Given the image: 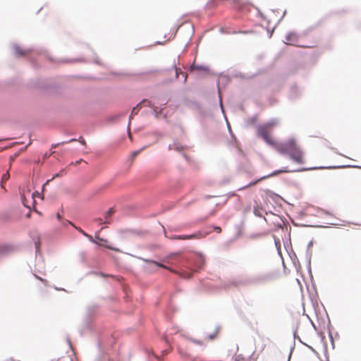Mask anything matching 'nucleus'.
I'll use <instances>...</instances> for the list:
<instances>
[{"label": "nucleus", "instance_id": "1", "mask_svg": "<svg viewBox=\"0 0 361 361\" xmlns=\"http://www.w3.org/2000/svg\"><path fill=\"white\" fill-rule=\"evenodd\" d=\"M276 149L282 154H288L291 160L302 164L305 162V155L295 139H289L276 145Z\"/></svg>", "mask_w": 361, "mask_h": 361}, {"label": "nucleus", "instance_id": "2", "mask_svg": "<svg viewBox=\"0 0 361 361\" xmlns=\"http://www.w3.org/2000/svg\"><path fill=\"white\" fill-rule=\"evenodd\" d=\"M277 124L276 121H271L264 125H261L257 128V134L262 137L264 140L269 145L276 149V145L279 143L276 142L271 135V131L274 126Z\"/></svg>", "mask_w": 361, "mask_h": 361}, {"label": "nucleus", "instance_id": "3", "mask_svg": "<svg viewBox=\"0 0 361 361\" xmlns=\"http://www.w3.org/2000/svg\"><path fill=\"white\" fill-rule=\"evenodd\" d=\"M293 171H291V170L288 169V168H286V167L283 169H281V170L274 171V172H272L271 173H270V174H269L267 176L262 177L261 178H259V179L254 181V182H251L249 185L240 188V190L245 189V188H248L250 186L254 185L257 184L258 182H259L260 180H264L265 178H269V177H272V176H278V175H279L281 173H290V172H293Z\"/></svg>", "mask_w": 361, "mask_h": 361}, {"label": "nucleus", "instance_id": "4", "mask_svg": "<svg viewBox=\"0 0 361 361\" xmlns=\"http://www.w3.org/2000/svg\"><path fill=\"white\" fill-rule=\"evenodd\" d=\"M265 346H266V345L264 343H263L258 353H257L256 351L253 352L252 353V355L250 357H248L247 358H245L244 357L242 356V355H238L235 357V361H257L258 357H259V354L264 350Z\"/></svg>", "mask_w": 361, "mask_h": 361}, {"label": "nucleus", "instance_id": "5", "mask_svg": "<svg viewBox=\"0 0 361 361\" xmlns=\"http://www.w3.org/2000/svg\"><path fill=\"white\" fill-rule=\"evenodd\" d=\"M205 235L202 234V232L198 231L195 233L191 235H174L171 238V239L176 240H192V239H201L204 238Z\"/></svg>", "mask_w": 361, "mask_h": 361}, {"label": "nucleus", "instance_id": "6", "mask_svg": "<svg viewBox=\"0 0 361 361\" xmlns=\"http://www.w3.org/2000/svg\"><path fill=\"white\" fill-rule=\"evenodd\" d=\"M298 36L296 33L290 32V33L287 34V35L286 36V44H290V45H293V46L306 47V46L298 44Z\"/></svg>", "mask_w": 361, "mask_h": 361}, {"label": "nucleus", "instance_id": "7", "mask_svg": "<svg viewBox=\"0 0 361 361\" xmlns=\"http://www.w3.org/2000/svg\"><path fill=\"white\" fill-rule=\"evenodd\" d=\"M13 250V247L11 245L2 244L0 245V253L6 254Z\"/></svg>", "mask_w": 361, "mask_h": 361}, {"label": "nucleus", "instance_id": "8", "mask_svg": "<svg viewBox=\"0 0 361 361\" xmlns=\"http://www.w3.org/2000/svg\"><path fill=\"white\" fill-rule=\"evenodd\" d=\"M114 213V210L113 208H110L106 212H105V214H104V218H105L104 223L105 224H109L111 223L109 219Z\"/></svg>", "mask_w": 361, "mask_h": 361}, {"label": "nucleus", "instance_id": "9", "mask_svg": "<svg viewBox=\"0 0 361 361\" xmlns=\"http://www.w3.org/2000/svg\"><path fill=\"white\" fill-rule=\"evenodd\" d=\"M191 70L192 71H204V72H207V71H209L208 68H207L205 66H200V65H195V64H192L191 66Z\"/></svg>", "mask_w": 361, "mask_h": 361}, {"label": "nucleus", "instance_id": "10", "mask_svg": "<svg viewBox=\"0 0 361 361\" xmlns=\"http://www.w3.org/2000/svg\"><path fill=\"white\" fill-rule=\"evenodd\" d=\"M75 229H77L80 233H82L83 235L86 236L87 238H89V240L92 242V243H95V241L94 240L92 236H91L90 235L86 233L82 228H78L76 227L75 226H73Z\"/></svg>", "mask_w": 361, "mask_h": 361}, {"label": "nucleus", "instance_id": "11", "mask_svg": "<svg viewBox=\"0 0 361 361\" xmlns=\"http://www.w3.org/2000/svg\"><path fill=\"white\" fill-rule=\"evenodd\" d=\"M10 178V175L8 173V172H6V173H4L2 177H1V187L5 190V188H4V183L6 181H7Z\"/></svg>", "mask_w": 361, "mask_h": 361}, {"label": "nucleus", "instance_id": "12", "mask_svg": "<svg viewBox=\"0 0 361 361\" xmlns=\"http://www.w3.org/2000/svg\"><path fill=\"white\" fill-rule=\"evenodd\" d=\"M169 149H175L177 151H183L184 149V147L181 145L174 143L172 146H169Z\"/></svg>", "mask_w": 361, "mask_h": 361}, {"label": "nucleus", "instance_id": "13", "mask_svg": "<svg viewBox=\"0 0 361 361\" xmlns=\"http://www.w3.org/2000/svg\"><path fill=\"white\" fill-rule=\"evenodd\" d=\"M219 329H216L215 331L212 334H208L207 336V340H210L211 341V340H213L215 338H216L217 335L219 334Z\"/></svg>", "mask_w": 361, "mask_h": 361}, {"label": "nucleus", "instance_id": "14", "mask_svg": "<svg viewBox=\"0 0 361 361\" xmlns=\"http://www.w3.org/2000/svg\"><path fill=\"white\" fill-rule=\"evenodd\" d=\"M174 69H175L176 78H178V74L181 73L183 75V77H184V80L185 81L186 78H187V75L185 73L182 72L180 68H177L176 66L174 67Z\"/></svg>", "mask_w": 361, "mask_h": 361}, {"label": "nucleus", "instance_id": "15", "mask_svg": "<svg viewBox=\"0 0 361 361\" xmlns=\"http://www.w3.org/2000/svg\"><path fill=\"white\" fill-rule=\"evenodd\" d=\"M14 53L17 56H23L25 54V52L18 47H16L14 48Z\"/></svg>", "mask_w": 361, "mask_h": 361}, {"label": "nucleus", "instance_id": "16", "mask_svg": "<svg viewBox=\"0 0 361 361\" xmlns=\"http://www.w3.org/2000/svg\"><path fill=\"white\" fill-rule=\"evenodd\" d=\"M147 262H149V263H152V264H155L156 266L157 267H162V268H164V269H166V267L162 264H159L158 262H156L154 261H152V260H148V259H146L145 260Z\"/></svg>", "mask_w": 361, "mask_h": 361}, {"label": "nucleus", "instance_id": "17", "mask_svg": "<svg viewBox=\"0 0 361 361\" xmlns=\"http://www.w3.org/2000/svg\"><path fill=\"white\" fill-rule=\"evenodd\" d=\"M73 141H76V139H71L69 141H67V142H63L61 143H57V144H55V145H52V148H55L58 146H59L60 145H63L65 143H68V142H73Z\"/></svg>", "mask_w": 361, "mask_h": 361}, {"label": "nucleus", "instance_id": "18", "mask_svg": "<svg viewBox=\"0 0 361 361\" xmlns=\"http://www.w3.org/2000/svg\"><path fill=\"white\" fill-rule=\"evenodd\" d=\"M141 150L135 151L131 154V159H134L140 152Z\"/></svg>", "mask_w": 361, "mask_h": 361}, {"label": "nucleus", "instance_id": "19", "mask_svg": "<svg viewBox=\"0 0 361 361\" xmlns=\"http://www.w3.org/2000/svg\"><path fill=\"white\" fill-rule=\"evenodd\" d=\"M95 221H97L99 224H105L101 218L96 219Z\"/></svg>", "mask_w": 361, "mask_h": 361}, {"label": "nucleus", "instance_id": "20", "mask_svg": "<svg viewBox=\"0 0 361 361\" xmlns=\"http://www.w3.org/2000/svg\"><path fill=\"white\" fill-rule=\"evenodd\" d=\"M214 230L216 231H217L218 233H221V228L220 227H219V226H215L214 227Z\"/></svg>", "mask_w": 361, "mask_h": 361}, {"label": "nucleus", "instance_id": "21", "mask_svg": "<svg viewBox=\"0 0 361 361\" xmlns=\"http://www.w3.org/2000/svg\"><path fill=\"white\" fill-rule=\"evenodd\" d=\"M22 201H23V203L24 206H25V207H29L28 205H27V204H26V202H25V197H24V196H23V197H22Z\"/></svg>", "mask_w": 361, "mask_h": 361}, {"label": "nucleus", "instance_id": "22", "mask_svg": "<svg viewBox=\"0 0 361 361\" xmlns=\"http://www.w3.org/2000/svg\"><path fill=\"white\" fill-rule=\"evenodd\" d=\"M137 113V108H133V109L132 110V114H136Z\"/></svg>", "mask_w": 361, "mask_h": 361}, {"label": "nucleus", "instance_id": "23", "mask_svg": "<svg viewBox=\"0 0 361 361\" xmlns=\"http://www.w3.org/2000/svg\"><path fill=\"white\" fill-rule=\"evenodd\" d=\"M79 141H80V143H82V145H85V140H84L82 137H80Z\"/></svg>", "mask_w": 361, "mask_h": 361}, {"label": "nucleus", "instance_id": "24", "mask_svg": "<svg viewBox=\"0 0 361 361\" xmlns=\"http://www.w3.org/2000/svg\"><path fill=\"white\" fill-rule=\"evenodd\" d=\"M56 218H57L59 220H60V219H61V214H60L59 213H58V214H56Z\"/></svg>", "mask_w": 361, "mask_h": 361}, {"label": "nucleus", "instance_id": "25", "mask_svg": "<svg viewBox=\"0 0 361 361\" xmlns=\"http://www.w3.org/2000/svg\"><path fill=\"white\" fill-rule=\"evenodd\" d=\"M63 171H61V173H59L56 174V176H57V177H58V176H62V173H63Z\"/></svg>", "mask_w": 361, "mask_h": 361}, {"label": "nucleus", "instance_id": "26", "mask_svg": "<svg viewBox=\"0 0 361 361\" xmlns=\"http://www.w3.org/2000/svg\"><path fill=\"white\" fill-rule=\"evenodd\" d=\"M63 171H61V173H59L56 174V176H57V177H58V176H62V173H63Z\"/></svg>", "mask_w": 361, "mask_h": 361}, {"label": "nucleus", "instance_id": "27", "mask_svg": "<svg viewBox=\"0 0 361 361\" xmlns=\"http://www.w3.org/2000/svg\"><path fill=\"white\" fill-rule=\"evenodd\" d=\"M37 279H40V281H42V279L39 278L38 276H36Z\"/></svg>", "mask_w": 361, "mask_h": 361}]
</instances>
